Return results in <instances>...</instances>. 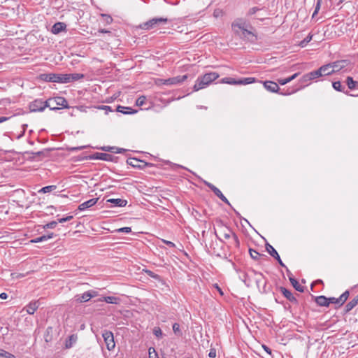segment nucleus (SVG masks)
<instances>
[{
  "instance_id": "49530a36",
  "label": "nucleus",
  "mask_w": 358,
  "mask_h": 358,
  "mask_svg": "<svg viewBox=\"0 0 358 358\" xmlns=\"http://www.w3.org/2000/svg\"><path fill=\"white\" fill-rule=\"evenodd\" d=\"M313 36L311 34H308L300 43L301 47L306 46L311 40Z\"/></svg>"
},
{
  "instance_id": "c03bdc74",
  "label": "nucleus",
  "mask_w": 358,
  "mask_h": 358,
  "mask_svg": "<svg viewBox=\"0 0 358 358\" xmlns=\"http://www.w3.org/2000/svg\"><path fill=\"white\" fill-rule=\"evenodd\" d=\"M0 357H4V358H15V357L13 354L10 353L3 349L1 350V352L0 353Z\"/></svg>"
},
{
  "instance_id": "f03ea898",
  "label": "nucleus",
  "mask_w": 358,
  "mask_h": 358,
  "mask_svg": "<svg viewBox=\"0 0 358 358\" xmlns=\"http://www.w3.org/2000/svg\"><path fill=\"white\" fill-rule=\"evenodd\" d=\"M171 20L167 17H154L148 21L143 22L136 27V29H141L143 30H150L157 27L163 26L168 22H171Z\"/></svg>"
},
{
  "instance_id": "6e6552de",
  "label": "nucleus",
  "mask_w": 358,
  "mask_h": 358,
  "mask_svg": "<svg viewBox=\"0 0 358 358\" xmlns=\"http://www.w3.org/2000/svg\"><path fill=\"white\" fill-rule=\"evenodd\" d=\"M47 108L46 101L42 99H36L29 104L31 112H42Z\"/></svg>"
},
{
  "instance_id": "9b49d317",
  "label": "nucleus",
  "mask_w": 358,
  "mask_h": 358,
  "mask_svg": "<svg viewBox=\"0 0 358 358\" xmlns=\"http://www.w3.org/2000/svg\"><path fill=\"white\" fill-rule=\"evenodd\" d=\"M331 64L332 65L333 69L334 70V73L343 70L344 69L351 66V62L348 59L338 60Z\"/></svg>"
},
{
  "instance_id": "aec40b11",
  "label": "nucleus",
  "mask_w": 358,
  "mask_h": 358,
  "mask_svg": "<svg viewBox=\"0 0 358 358\" xmlns=\"http://www.w3.org/2000/svg\"><path fill=\"white\" fill-rule=\"evenodd\" d=\"M66 29V24L64 22H56L52 27L51 31L54 34H58Z\"/></svg>"
},
{
  "instance_id": "680f3d73",
  "label": "nucleus",
  "mask_w": 358,
  "mask_h": 358,
  "mask_svg": "<svg viewBox=\"0 0 358 358\" xmlns=\"http://www.w3.org/2000/svg\"><path fill=\"white\" fill-rule=\"evenodd\" d=\"M320 7H321V6H320L319 4L315 5V10L313 13L312 17H314L318 13L319 10L320 9Z\"/></svg>"
},
{
  "instance_id": "4be33fe9",
  "label": "nucleus",
  "mask_w": 358,
  "mask_h": 358,
  "mask_svg": "<svg viewBox=\"0 0 358 358\" xmlns=\"http://www.w3.org/2000/svg\"><path fill=\"white\" fill-rule=\"evenodd\" d=\"M38 308V302L36 301H31L24 309L26 310L27 313L33 315Z\"/></svg>"
},
{
  "instance_id": "ddd939ff",
  "label": "nucleus",
  "mask_w": 358,
  "mask_h": 358,
  "mask_svg": "<svg viewBox=\"0 0 358 358\" xmlns=\"http://www.w3.org/2000/svg\"><path fill=\"white\" fill-rule=\"evenodd\" d=\"M266 250L271 257H273L274 259H275L278 261V262L279 263V264L281 266L285 267V265L282 262L278 252L275 250V249L271 245H270L269 243H266Z\"/></svg>"
},
{
  "instance_id": "052dcab7",
  "label": "nucleus",
  "mask_w": 358,
  "mask_h": 358,
  "mask_svg": "<svg viewBox=\"0 0 358 358\" xmlns=\"http://www.w3.org/2000/svg\"><path fill=\"white\" fill-rule=\"evenodd\" d=\"M208 356L211 358H215L216 357V350L214 348L210 350Z\"/></svg>"
},
{
  "instance_id": "cd10ccee",
  "label": "nucleus",
  "mask_w": 358,
  "mask_h": 358,
  "mask_svg": "<svg viewBox=\"0 0 358 358\" xmlns=\"http://www.w3.org/2000/svg\"><path fill=\"white\" fill-rule=\"evenodd\" d=\"M116 110L117 112L122 113L123 114H134L136 112V110H133L130 107H126V106H118L117 107Z\"/></svg>"
},
{
  "instance_id": "4d7b16f0",
  "label": "nucleus",
  "mask_w": 358,
  "mask_h": 358,
  "mask_svg": "<svg viewBox=\"0 0 358 358\" xmlns=\"http://www.w3.org/2000/svg\"><path fill=\"white\" fill-rule=\"evenodd\" d=\"M47 241L46 238H45V235L43 236H41L40 237H37L34 239H32L31 241V243H39V242H42V241Z\"/></svg>"
},
{
  "instance_id": "bf43d9fd",
  "label": "nucleus",
  "mask_w": 358,
  "mask_h": 358,
  "mask_svg": "<svg viewBox=\"0 0 358 358\" xmlns=\"http://www.w3.org/2000/svg\"><path fill=\"white\" fill-rule=\"evenodd\" d=\"M101 16L105 19L107 23H110L113 21V18L107 14H102Z\"/></svg>"
},
{
  "instance_id": "393cba45",
  "label": "nucleus",
  "mask_w": 358,
  "mask_h": 358,
  "mask_svg": "<svg viewBox=\"0 0 358 358\" xmlns=\"http://www.w3.org/2000/svg\"><path fill=\"white\" fill-rule=\"evenodd\" d=\"M315 301L320 306H329L328 298L326 297L325 296H316L315 299Z\"/></svg>"
},
{
  "instance_id": "79ce46f5",
  "label": "nucleus",
  "mask_w": 358,
  "mask_h": 358,
  "mask_svg": "<svg viewBox=\"0 0 358 358\" xmlns=\"http://www.w3.org/2000/svg\"><path fill=\"white\" fill-rule=\"evenodd\" d=\"M173 331L174 334L178 336H180L182 334L178 323H174L173 324Z\"/></svg>"
},
{
  "instance_id": "473e14b6",
  "label": "nucleus",
  "mask_w": 358,
  "mask_h": 358,
  "mask_svg": "<svg viewBox=\"0 0 358 358\" xmlns=\"http://www.w3.org/2000/svg\"><path fill=\"white\" fill-rule=\"evenodd\" d=\"M219 83L229 85H238V80L230 77H226L220 80Z\"/></svg>"
},
{
  "instance_id": "a18cd8bd",
  "label": "nucleus",
  "mask_w": 358,
  "mask_h": 358,
  "mask_svg": "<svg viewBox=\"0 0 358 358\" xmlns=\"http://www.w3.org/2000/svg\"><path fill=\"white\" fill-rule=\"evenodd\" d=\"M146 99H147L145 96H141L137 99V100L136 101V104L138 106H142L145 104Z\"/></svg>"
},
{
  "instance_id": "c756f323",
  "label": "nucleus",
  "mask_w": 358,
  "mask_h": 358,
  "mask_svg": "<svg viewBox=\"0 0 358 358\" xmlns=\"http://www.w3.org/2000/svg\"><path fill=\"white\" fill-rule=\"evenodd\" d=\"M299 75V73H296L293 74L292 76H290V77H289L287 78H280V79H278V83L280 85H284L291 82L294 79H295Z\"/></svg>"
},
{
  "instance_id": "4468645a",
  "label": "nucleus",
  "mask_w": 358,
  "mask_h": 358,
  "mask_svg": "<svg viewBox=\"0 0 358 358\" xmlns=\"http://www.w3.org/2000/svg\"><path fill=\"white\" fill-rule=\"evenodd\" d=\"M279 289L280 290L282 295L290 302L294 304L298 303L297 299H296L295 296H294L293 294L289 290H288L284 287H280Z\"/></svg>"
},
{
  "instance_id": "2eb2a0df",
  "label": "nucleus",
  "mask_w": 358,
  "mask_h": 358,
  "mask_svg": "<svg viewBox=\"0 0 358 358\" xmlns=\"http://www.w3.org/2000/svg\"><path fill=\"white\" fill-rule=\"evenodd\" d=\"M264 87L269 92H278L280 90L278 84L273 81L266 80L263 83Z\"/></svg>"
},
{
  "instance_id": "f3484780",
  "label": "nucleus",
  "mask_w": 358,
  "mask_h": 358,
  "mask_svg": "<svg viewBox=\"0 0 358 358\" xmlns=\"http://www.w3.org/2000/svg\"><path fill=\"white\" fill-rule=\"evenodd\" d=\"M98 199H99L98 198H94V199H91L87 201H85L79 205L78 209L80 211L85 210L93 206L94 205H95L96 203V202L98 201Z\"/></svg>"
},
{
  "instance_id": "423d86ee",
  "label": "nucleus",
  "mask_w": 358,
  "mask_h": 358,
  "mask_svg": "<svg viewBox=\"0 0 358 358\" xmlns=\"http://www.w3.org/2000/svg\"><path fill=\"white\" fill-rule=\"evenodd\" d=\"M106 348L108 350H112L115 348V343L114 341L113 334L110 331L105 330L102 334Z\"/></svg>"
},
{
  "instance_id": "1a4fd4ad",
  "label": "nucleus",
  "mask_w": 358,
  "mask_h": 358,
  "mask_svg": "<svg viewBox=\"0 0 358 358\" xmlns=\"http://www.w3.org/2000/svg\"><path fill=\"white\" fill-rule=\"evenodd\" d=\"M204 184L208 187H209L213 192V193L219 199H220L223 202H224L228 206H231L229 200L226 198V196L222 193V192L217 187H215L214 185H213L212 183L207 182V181H204Z\"/></svg>"
},
{
  "instance_id": "c9c22d12",
  "label": "nucleus",
  "mask_w": 358,
  "mask_h": 358,
  "mask_svg": "<svg viewBox=\"0 0 358 358\" xmlns=\"http://www.w3.org/2000/svg\"><path fill=\"white\" fill-rule=\"evenodd\" d=\"M231 238H232V241L231 242V246L234 247L236 249H238L240 248V241H239L237 235L234 233V234H233Z\"/></svg>"
},
{
  "instance_id": "39448f33",
  "label": "nucleus",
  "mask_w": 358,
  "mask_h": 358,
  "mask_svg": "<svg viewBox=\"0 0 358 358\" xmlns=\"http://www.w3.org/2000/svg\"><path fill=\"white\" fill-rule=\"evenodd\" d=\"M127 163L132 167L138 168L139 169H144L146 167H152L153 166L151 163H148L136 158H129L127 160Z\"/></svg>"
},
{
  "instance_id": "5fc2aeb1",
  "label": "nucleus",
  "mask_w": 358,
  "mask_h": 358,
  "mask_svg": "<svg viewBox=\"0 0 358 358\" xmlns=\"http://www.w3.org/2000/svg\"><path fill=\"white\" fill-rule=\"evenodd\" d=\"M87 146H85V145H83V146H78V147H68L66 148V150L68 151H71V152H73V151H78V150H81L85 148H87Z\"/></svg>"
},
{
  "instance_id": "f704fd0d",
  "label": "nucleus",
  "mask_w": 358,
  "mask_h": 358,
  "mask_svg": "<svg viewBox=\"0 0 358 358\" xmlns=\"http://www.w3.org/2000/svg\"><path fill=\"white\" fill-rule=\"evenodd\" d=\"M310 81H312V79L309 73L304 74L299 80L301 83H306L305 86H308Z\"/></svg>"
},
{
  "instance_id": "de8ad7c7",
  "label": "nucleus",
  "mask_w": 358,
  "mask_h": 358,
  "mask_svg": "<svg viewBox=\"0 0 358 358\" xmlns=\"http://www.w3.org/2000/svg\"><path fill=\"white\" fill-rule=\"evenodd\" d=\"M255 276H256V278H255L256 283H257V286H259V285L261 282H262V280L264 278V276H263L262 273H258V272H255Z\"/></svg>"
},
{
  "instance_id": "2f4dec72",
  "label": "nucleus",
  "mask_w": 358,
  "mask_h": 358,
  "mask_svg": "<svg viewBox=\"0 0 358 358\" xmlns=\"http://www.w3.org/2000/svg\"><path fill=\"white\" fill-rule=\"evenodd\" d=\"M255 82V78H244L238 80V85H248Z\"/></svg>"
},
{
  "instance_id": "603ef678",
  "label": "nucleus",
  "mask_w": 358,
  "mask_h": 358,
  "mask_svg": "<svg viewBox=\"0 0 358 358\" xmlns=\"http://www.w3.org/2000/svg\"><path fill=\"white\" fill-rule=\"evenodd\" d=\"M149 358H156L155 355H158L155 349L152 347H150L148 349Z\"/></svg>"
},
{
  "instance_id": "20e7f679",
  "label": "nucleus",
  "mask_w": 358,
  "mask_h": 358,
  "mask_svg": "<svg viewBox=\"0 0 358 358\" xmlns=\"http://www.w3.org/2000/svg\"><path fill=\"white\" fill-rule=\"evenodd\" d=\"M41 80L45 82H52L59 83H65L64 74L62 73H42L39 76Z\"/></svg>"
},
{
  "instance_id": "774afa93",
  "label": "nucleus",
  "mask_w": 358,
  "mask_h": 358,
  "mask_svg": "<svg viewBox=\"0 0 358 358\" xmlns=\"http://www.w3.org/2000/svg\"><path fill=\"white\" fill-rule=\"evenodd\" d=\"M8 297V294L5 292H2L0 294V299H7Z\"/></svg>"
},
{
  "instance_id": "72a5a7b5",
  "label": "nucleus",
  "mask_w": 358,
  "mask_h": 358,
  "mask_svg": "<svg viewBox=\"0 0 358 358\" xmlns=\"http://www.w3.org/2000/svg\"><path fill=\"white\" fill-rule=\"evenodd\" d=\"M101 150H102L103 151H110V152H115V153H121L124 150V149L117 148L115 147H110V146L102 147V148H101Z\"/></svg>"
},
{
  "instance_id": "a19ab883",
  "label": "nucleus",
  "mask_w": 358,
  "mask_h": 358,
  "mask_svg": "<svg viewBox=\"0 0 358 358\" xmlns=\"http://www.w3.org/2000/svg\"><path fill=\"white\" fill-rule=\"evenodd\" d=\"M145 273L150 277L157 280H161V277L155 273L153 271L150 270H144Z\"/></svg>"
},
{
  "instance_id": "ea45409f",
  "label": "nucleus",
  "mask_w": 358,
  "mask_h": 358,
  "mask_svg": "<svg viewBox=\"0 0 358 358\" xmlns=\"http://www.w3.org/2000/svg\"><path fill=\"white\" fill-rule=\"evenodd\" d=\"M309 75L311 77L312 80H314L322 77V74L320 73L319 69L317 70L310 72Z\"/></svg>"
},
{
  "instance_id": "dca6fc26",
  "label": "nucleus",
  "mask_w": 358,
  "mask_h": 358,
  "mask_svg": "<svg viewBox=\"0 0 358 358\" xmlns=\"http://www.w3.org/2000/svg\"><path fill=\"white\" fill-rule=\"evenodd\" d=\"M322 76L331 75L334 73L331 63L322 65L319 68Z\"/></svg>"
},
{
  "instance_id": "6ab92c4d",
  "label": "nucleus",
  "mask_w": 358,
  "mask_h": 358,
  "mask_svg": "<svg viewBox=\"0 0 358 358\" xmlns=\"http://www.w3.org/2000/svg\"><path fill=\"white\" fill-rule=\"evenodd\" d=\"M84 74L83 73H70V74H64L65 77V83H69L73 81L78 80L84 78Z\"/></svg>"
},
{
  "instance_id": "37998d69",
  "label": "nucleus",
  "mask_w": 358,
  "mask_h": 358,
  "mask_svg": "<svg viewBox=\"0 0 358 358\" xmlns=\"http://www.w3.org/2000/svg\"><path fill=\"white\" fill-rule=\"evenodd\" d=\"M249 253L250 255V257L255 260L258 259L259 257L261 256V255L257 251L252 248L249 249Z\"/></svg>"
},
{
  "instance_id": "7c9ffc66",
  "label": "nucleus",
  "mask_w": 358,
  "mask_h": 358,
  "mask_svg": "<svg viewBox=\"0 0 358 358\" xmlns=\"http://www.w3.org/2000/svg\"><path fill=\"white\" fill-rule=\"evenodd\" d=\"M346 83L348 85V88L350 90H354L357 88V87L358 86V82L355 81L353 78L350 76L347 77Z\"/></svg>"
},
{
  "instance_id": "f257e3e1",
  "label": "nucleus",
  "mask_w": 358,
  "mask_h": 358,
  "mask_svg": "<svg viewBox=\"0 0 358 358\" xmlns=\"http://www.w3.org/2000/svg\"><path fill=\"white\" fill-rule=\"evenodd\" d=\"M220 75L216 72H210L199 76L193 87L194 92L199 91L208 87L214 80L218 78Z\"/></svg>"
},
{
  "instance_id": "4c0bfd02",
  "label": "nucleus",
  "mask_w": 358,
  "mask_h": 358,
  "mask_svg": "<svg viewBox=\"0 0 358 358\" xmlns=\"http://www.w3.org/2000/svg\"><path fill=\"white\" fill-rule=\"evenodd\" d=\"M334 89L338 92H344L345 87L340 81H335L332 83Z\"/></svg>"
},
{
  "instance_id": "69168bd1",
  "label": "nucleus",
  "mask_w": 358,
  "mask_h": 358,
  "mask_svg": "<svg viewBox=\"0 0 358 358\" xmlns=\"http://www.w3.org/2000/svg\"><path fill=\"white\" fill-rule=\"evenodd\" d=\"M88 292L92 295V298L98 296V292L94 290H89Z\"/></svg>"
},
{
  "instance_id": "864d4df0",
  "label": "nucleus",
  "mask_w": 358,
  "mask_h": 358,
  "mask_svg": "<svg viewBox=\"0 0 358 358\" xmlns=\"http://www.w3.org/2000/svg\"><path fill=\"white\" fill-rule=\"evenodd\" d=\"M242 36L243 37H248V36H252V37L256 38V36L254 35V34L252 31H250L245 28L243 29H242Z\"/></svg>"
},
{
  "instance_id": "a878e982",
  "label": "nucleus",
  "mask_w": 358,
  "mask_h": 358,
  "mask_svg": "<svg viewBox=\"0 0 358 358\" xmlns=\"http://www.w3.org/2000/svg\"><path fill=\"white\" fill-rule=\"evenodd\" d=\"M289 280L292 285L294 287L296 290H297L299 292H304V287L301 285L294 278H293L292 276H289Z\"/></svg>"
},
{
  "instance_id": "6e6d98bb",
  "label": "nucleus",
  "mask_w": 358,
  "mask_h": 358,
  "mask_svg": "<svg viewBox=\"0 0 358 358\" xmlns=\"http://www.w3.org/2000/svg\"><path fill=\"white\" fill-rule=\"evenodd\" d=\"M117 232H119V233H130L131 231V227H122V228H120L116 230Z\"/></svg>"
},
{
  "instance_id": "c85d7f7f",
  "label": "nucleus",
  "mask_w": 358,
  "mask_h": 358,
  "mask_svg": "<svg viewBox=\"0 0 358 358\" xmlns=\"http://www.w3.org/2000/svg\"><path fill=\"white\" fill-rule=\"evenodd\" d=\"M78 336L75 334L71 335L66 341L65 346L66 348H71L76 343Z\"/></svg>"
},
{
  "instance_id": "5701e85b",
  "label": "nucleus",
  "mask_w": 358,
  "mask_h": 358,
  "mask_svg": "<svg viewBox=\"0 0 358 358\" xmlns=\"http://www.w3.org/2000/svg\"><path fill=\"white\" fill-rule=\"evenodd\" d=\"M220 232L225 239L230 238L234 234V232L231 229L225 226H222L220 228Z\"/></svg>"
},
{
  "instance_id": "0eeeda50",
  "label": "nucleus",
  "mask_w": 358,
  "mask_h": 358,
  "mask_svg": "<svg viewBox=\"0 0 358 358\" xmlns=\"http://www.w3.org/2000/svg\"><path fill=\"white\" fill-rule=\"evenodd\" d=\"M349 296H350V291L346 290L338 298H335V297L328 298L329 304L331 303H335V304L338 305V307H341L346 302V301L349 298Z\"/></svg>"
},
{
  "instance_id": "bb28decb",
  "label": "nucleus",
  "mask_w": 358,
  "mask_h": 358,
  "mask_svg": "<svg viewBox=\"0 0 358 358\" xmlns=\"http://www.w3.org/2000/svg\"><path fill=\"white\" fill-rule=\"evenodd\" d=\"M108 202L112 203L115 206L124 207L127 205V200L122 199H110L108 200Z\"/></svg>"
},
{
  "instance_id": "58836bf2",
  "label": "nucleus",
  "mask_w": 358,
  "mask_h": 358,
  "mask_svg": "<svg viewBox=\"0 0 358 358\" xmlns=\"http://www.w3.org/2000/svg\"><path fill=\"white\" fill-rule=\"evenodd\" d=\"M231 27L232 28L238 27L242 30L244 29V23L242 22L241 19H238L232 23Z\"/></svg>"
},
{
  "instance_id": "f8f14e48",
  "label": "nucleus",
  "mask_w": 358,
  "mask_h": 358,
  "mask_svg": "<svg viewBox=\"0 0 358 358\" xmlns=\"http://www.w3.org/2000/svg\"><path fill=\"white\" fill-rule=\"evenodd\" d=\"M90 159H101L106 162H112L114 156L108 153L96 152L87 157Z\"/></svg>"
},
{
  "instance_id": "7ed1b4c3",
  "label": "nucleus",
  "mask_w": 358,
  "mask_h": 358,
  "mask_svg": "<svg viewBox=\"0 0 358 358\" xmlns=\"http://www.w3.org/2000/svg\"><path fill=\"white\" fill-rule=\"evenodd\" d=\"M47 108L51 110H57L62 108H69L66 99L62 96H55L46 100Z\"/></svg>"
},
{
  "instance_id": "8fccbe9b",
  "label": "nucleus",
  "mask_w": 358,
  "mask_h": 358,
  "mask_svg": "<svg viewBox=\"0 0 358 358\" xmlns=\"http://www.w3.org/2000/svg\"><path fill=\"white\" fill-rule=\"evenodd\" d=\"M57 224H58L57 220L52 221V222L46 224L45 225H44L43 228L44 229H54L55 227H56Z\"/></svg>"
},
{
  "instance_id": "412c9836",
  "label": "nucleus",
  "mask_w": 358,
  "mask_h": 358,
  "mask_svg": "<svg viewBox=\"0 0 358 358\" xmlns=\"http://www.w3.org/2000/svg\"><path fill=\"white\" fill-rule=\"evenodd\" d=\"M357 305H358V294L352 299L345 306V313L351 311Z\"/></svg>"
},
{
  "instance_id": "338daca9",
  "label": "nucleus",
  "mask_w": 358,
  "mask_h": 358,
  "mask_svg": "<svg viewBox=\"0 0 358 358\" xmlns=\"http://www.w3.org/2000/svg\"><path fill=\"white\" fill-rule=\"evenodd\" d=\"M262 348L268 354L271 355V350L268 346L263 345Z\"/></svg>"
},
{
  "instance_id": "9d476101",
  "label": "nucleus",
  "mask_w": 358,
  "mask_h": 358,
  "mask_svg": "<svg viewBox=\"0 0 358 358\" xmlns=\"http://www.w3.org/2000/svg\"><path fill=\"white\" fill-rule=\"evenodd\" d=\"M188 76H178L173 78H170L168 79L163 80V84L166 85H176L183 83L185 80H187Z\"/></svg>"
},
{
  "instance_id": "e433bc0d",
  "label": "nucleus",
  "mask_w": 358,
  "mask_h": 358,
  "mask_svg": "<svg viewBox=\"0 0 358 358\" xmlns=\"http://www.w3.org/2000/svg\"><path fill=\"white\" fill-rule=\"evenodd\" d=\"M57 186L56 185H49L42 187L41 189L38 190V193H48L50 192L55 189H56Z\"/></svg>"
},
{
  "instance_id": "0e129e2a",
  "label": "nucleus",
  "mask_w": 358,
  "mask_h": 358,
  "mask_svg": "<svg viewBox=\"0 0 358 358\" xmlns=\"http://www.w3.org/2000/svg\"><path fill=\"white\" fill-rule=\"evenodd\" d=\"M163 241H164V243L165 244H166L168 246H169L171 248H175L176 247V245L173 242H171V241H165V240H164Z\"/></svg>"
},
{
  "instance_id": "09e8293b",
  "label": "nucleus",
  "mask_w": 358,
  "mask_h": 358,
  "mask_svg": "<svg viewBox=\"0 0 358 358\" xmlns=\"http://www.w3.org/2000/svg\"><path fill=\"white\" fill-rule=\"evenodd\" d=\"M262 10V8L259 7H252L250 8L247 13V16H251L252 15H255L257 11Z\"/></svg>"
},
{
  "instance_id": "13d9d810",
  "label": "nucleus",
  "mask_w": 358,
  "mask_h": 358,
  "mask_svg": "<svg viewBox=\"0 0 358 358\" xmlns=\"http://www.w3.org/2000/svg\"><path fill=\"white\" fill-rule=\"evenodd\" d=\"M73 217L72 215H69L66 217L57 219V222L58 223H63L64 222L70 221L71 220L73 219Z\"/></svg>"
},
{
  "instance_id": "b1692460",
  "label": "nucleus",
  "mask_w": 358,
  "mask_h": 358,
  "mask_svg": "<svg viewBox=\"0 0 358 358\" xmlns=\"http://www.w3.org/2000/svg\"><path fill=\"white\" fill-rule=\"evenodd\" d=\"M98 301H105L110 304H118L120 299L113 296H103L98 300Z\"/></svg>"
},
{
  "instance_id": "3c124183",
  "label": "nucleus",
  "mask_w": 358,
  "mask_h": 358,
  "mask_svg": "<svg viewBox=\"0 0 358 358\" xmlns=\"http://www.w3.org/2000/svg\"><path fill=\"white\" fill-rule=\"evenodd\" d=\"M153 334L157 338H162L163 335L162 331L159 327H155L153 329Z\"/></svg>"
},
{
  "instance_id": "e2e57ef3",
  "label": "nucleus",
  "mask_w": 358,
  "mask_h": 358,
  "mask_svg": "<svg viewBox=\"0 0 358 358\" xmlns=\"http://www.w3.org/2000/svg\"><path fill=\"white\" fill-rule=\"evenodd\" d=\"M45 153H48V150H44V151H38V152H34L33 153L34 155H36V156H41V155H43L45 156Z\"/></svg>"
},
{
  "instance_id": "a211bd4d",
  "label": "nucleus",
  "mask_w": 358,
  "mask_h": 358,
  "mask_svg": "<svg viewBox=\"0 0 358 358\" xmlns=\"http://www.w3.org/2000/svg\"><path fill=\"white\" fill-rule=\"evenodd\" d=\"M92 299V295L88 291L84 292L82 294H77L74 296V300L77 303H84L90 301Z\"/></svg>"
}]
</instances>
